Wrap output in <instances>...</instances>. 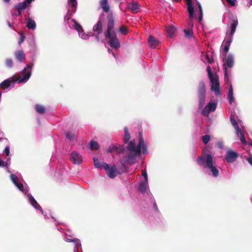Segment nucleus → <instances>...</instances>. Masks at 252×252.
I'll use <instances>...</instances> for the list:
<instances>
[{"instance_id": "nucleus-1", "label": "nucleus", "mask_w": 252, "mask_h": 252, "mask_svg": "<svg viewBox=\"0 0 252 252\" xmlns=\"http://www.w3.org/2000/svg\"><path fill=\"white\" fill-rule=\"evenodd\" d=\"M106 18L107 30L104 33L105 37L108 39V44L110 46L117 49L120 47V42L114 29V18L112 13H109Z\"/></svg>"}, {"instance_id": "nucleus-2", "label": "nucleus", "mask_w": 252, "mask_h": 252, "mask_svg": "<svg viewBox=\"0 0 252 252\" xmlns=\"http://www.w3.org/2000/svg\"><path fill=\"white\" fill-rule=\"evenodd\" d=\"M33 65V63H30L28 64L22 71L21 74L23 76H19L16 79L8 78L4 80L0 84V87L2 89H5L11 85V83H14L16 81L22 83L26 82L30 77L32 72V67Z\"/></svg>"}, {"instance_id": "nucleus-3", "label": "nucleus", "mask_w": 252, "mask_h": 252, "mask_svg": "<svg viewBox=\"0 0 252 252\" xmlns=\"http://www.w3.org/2000/svg\"><path fill=\"white\" fill-rule=\"evenodd\" d=\"M197 163L204 168H208L212 172V175L217 177L219 175V170L214 165L213 157L211 154L201 155L197 159Z\"/></svg>"}, {"instance_id": "nucleus-4", "label": "nucleus", "mask_w": 252, "mask_h": 252, "mask_svg": "<svg viewBox=\"0 0 252 252\" xmlns=\"http://www.w3.org/2000/svg\"><path fill=\"white\" fill-rule=\"evenodd\" d=\"M222 59L223 62V68L224 71V76L226 78L228 76V70L227 67L231 68L234 66V57L231 54L222 55Z\"/></svg>"}, {"instance_id": "nucleus-5", "label": "nucleus", "mask_w": 252, "mask_h": 252, "mask_svg": "<svg viewBox=\"0 0 252 252\" xmlns=\"http://www.w3.org/2000/svg\"><path fill=\"white\" fill-rule=\"evenodd\" d=\"M198 93L199 98V108L200 109L204 105L206 99L205 85L203 82L200 81L198 87Z\"/></svg>"}, {"instance_id": "nucleus-6", "label": "nucleus", "mask_w": 252, "mask_h": 252, "mask_svg": "<svg viewBox=\"0 0 252 252\" xmlns=\"http://www.w3.org/2000/svg\"><path fill=\"white\" fill-rule=\"evenodd\" d=\"M102 166L105 169L106 174L110 178H114L116 176L118 171L116 165H114L110 167L107 163L102 162Z\"/></svg>"}, {"instance_id": "nucleus-7", "label": "nucleus", "mask_w": 252, "mask_h": 252, "mask_svg": "<svg viewBox=\"0 0 252 252\" xmlns=\"http://www.w3.org/2000/svg\"><path fill=\"white\" fill-rule=\"evenodd\" d=\"M144 146L145 147V144L144 142V140L142 137H140L139 140V143L137 147H136L134 141H131L128 144L127 149L129 152H137L138 151V149H140V153H141V146Z\"/></svg>"}, {"instance_id": "nucleus-8", "label": "nucleus", "mask_w": 252, "mask_h": 252, "mask_svg": "<svg viewBox=\"0 0 252 252\" xmlns=\"http://www.w3.org/2000/svg\"><path fill=\"white\" fill-rule=\"evenodd\" d=\"M210 80L211 83V91L214 92L216 95H220L221 93L219 78L217 75H215V77L211 78Z\"/></svg>"}, {"instance_id": "nucleus-9", "label": "nucleus", "mask_w": 252, "mask_h": 252, "mask_svg": "<svg viewBox=\"0 0 252 252\" xmlns=\"http://www.w3.org/2000/svg\"><path fill=\"white\" fill-rule=\"evenodd\" d=\"M140 149L137 152H129V153L125 156L124 160L125 162H127L129 164H132L135 163L136 157L140 155Z\"/></svg>"}, {"instance_id": "nucleus-10", "label": "nucleus", "mask_w": 252, "mask_h": 252, "mask_svg": "<svg viewBox=\"0 0 252 252\" xmlns=\"http://www.w3.org/2000/svg\"><path fill=\"white\" fill-rule=\"evenodd\" d=\"M229 24L230 25V35L231 37H232L234 33L235 32L236 27L238 26V19L236 16L232 15L231 18L229 21Z\"/></svg>"}, {"instance_id": "nucleus-11", "label": "nucleus", "mask_w": 252, "mask_h": 252, "mask_svg": "<svg viewBox=\"0 0 252 252\" xmlns=\"http://www.w3.org/2000/svg\"><path fill=\"white\" fill-rule=\"evenodd\" d=\"M238 157V155L236 152L229 150L226 152L225 158L228 162L232 163L236 160Z\"/></svg>"}, {"instance_id": "nucleus-12", "label": "nucleus", "mask_w": 252, "mask_h": 252, "mask_svg": "<svg viewBox=\"0 0 252 252\" xmlns=\"http://www.w3.org/2000/svg\"><path fill=\"white\" fill-rule=\"evenodd\" d=\"M70 159L74 164H79L82 161V156L77 152L73 151L70 155Z\"/></svg>"}, {"instance_id": "nucleus-13", "label": "nucleus", "mask_w": 252, "mask_h": 252, "mask_svg": "<svg viewBox=\"0 0 252 252\" xmlns=\"http://www.w3.org/2000/svg\"><path fill=\"white\" fill-rule=\"evenodd\" d=\"M232 37H225L224 40L223 41V52H224V55H226L227 52L229 51L230 45L232 42Z\"/></svg>"}, {"instance_id": "nucleus-14", "label": "nucleus", "mask_w": 252, "mask_h": 252, "mask_svg": "<svg viewBox=\"0 0 252 252\" xmlns=\"http://www.w3.org/2000/svg\"><path fill=\"white\" fill-rule=\"evenodd\" d=\"M128 7L133 13H136L139 9V5L137 1H132L128 3Z\"/></svg>"}, {"instance_id": "nucleus-15", "label": "nucleus", "mask_w": 252, "mask_h": 252, "mask_svg": "<svg viewBox=\"0 0 252 252\" xmlns=\"http://www.w3.org/2000/svg\"><path fill=\"white\" fill-rule=\"evenodd\" d=\"M148 41L150 46L152 48H156L159 43L158 40L152 35H149Z\"/></svg>"}, {"instance_id": "nucleus-16", "label": "nucleus", "mask_w": 252, "mask_h": 252, "mask_svg": "<svg viewBox=\"0 0 252 252\" xmlns=\"http://www.w3.org/2000/svg\"><path fill=\"white\" fill-rule=\"evenodd\" d=\"M93 31L96 32L97 34H100L102 32L103 24L102 22L100 20H99L96 24L93 27Z\"/></svg>"}, {"instance_id": "nucleus-17", "label": "nucleus", "mask_w": 252, "mask_h": 252, "mask_svg": "<svg viewBox=\"0 0 252 252\" xmlns=\"http://www.w3.org/2000/svg\"><path fill=\"white\" fill-rule=\"evenodd\" d=\"M29 199L31 204L36 209L42 211V208L35 200L34 197L31 194L28 195Z\"/></svg>"}, {"instance_id": "nucleus-18", "label": "nucleus", "mask_w": 252, "mask_h": 252, "mask_svg": "<svg viewBox=\"0 0 252 252\" xmlns=\"http://www.w3.org/2000/svg\"><path fill=\"white\" fill-rule=\"evenodd\" d=\"M175 31L176 29L173 26H168L166 29L167 36L169 38L172 37L174 34Z\"/></svg>"}, {"instance_id": "nucleus-19", "label": "nucleus", "mask_w": 252, "mask_h": 252, "mask_svg": "<svg viewBox=\"0 0 252 252\" xmlns=\"http://www.w3.org/2000/svg\"><path fill=\"white\" fill-rule=\"evenodd\" d=\"M15 56L17 60L20 62H23L25 59V55L22 50H18L15 52Z\"/></svg>"}, {"instance_id": "nucleus-20", "label": "nucleus", "mask_w": 252, "mask_h": 252, "mask_svg": "<svg viewBox=\"0 0 252 252\" xmlns=\"http://www.w3.org/2000/svg\"><path fill=\"white\" fill-rule=\"evenodd\" d=\"M99 3L101 7L103 10L105 12H108L109 11V6L108 5L107 0H100Z\"/></svg>"}, {"instance_id": "nucleus-21", "label": "nucleus", "mask_w": 252, "mask_h": 252, "mask_svg": "<svg viewBox=\"0 0 252 252\" xmlns=\"http://www.w3.org/2000/svg\"><path fill=\"white\" fill-rule=\"evenodd\" d=\"M187 4V11L189 14V19H192L194 15V7L192 6V2L188 3Z\"/></svg>"}, {"instance_id": "nucleus-22", "label": "nucleus", "mask_w": 252, "mask_h": 252, "mask_svg": "<svg viewBox=\"0 0 252 252\" xmlns=\"http://www.w3.org/2000/svg\"><path fill=\"white\" fill-rule=\"evenodd\" d=\"M227 97H228V99L229 100V102L230 103H232V102L234 99L233 88H232V85H230L229 87Z\"/></svg>"}, {"instance_id": "nucleus-23", "label": "nucleus", "mask_w": 252, "mask_h": 252, "mask_svg": "<svg viewBox=\"0 0 252 252\" xmlns=\"http://www.w3.org/2000/svg\"><path fill=\"white\" fill-rule=\"evenodd\" d=\"M27 27L30 29L34 30L36 27L35 21L31 19H28Z\"/></svg>"}, {"instance_id": "nucleus-24", "label": "nucleus", "mask_w": 252, "mask_h": 252, "mask_svg": "<svg viewBox=\"0 0 252 252\" xmlns=\"http://www.w3.org/2000/svg\"><path fill=\"white\" fill-rule=\"evenodd\" d=\"M35 109L36 111L40 114H43L45 112V108L42 105L36 104Z\"/></svg>"}, {"instance_id": "nucleus-25", "label": "nucleus", "mask_w": 252, "mask_h": 252, "mask_svg": "<svg viewBox=\"0 0 252 252\" xmlns=\"http://www.w3.org/2000/svg\"><path fill=\"white\" fill-rule=\"evenodd\" d=\"M99 148V144L95 141L92 140L90 142V149L93 151H96Z\"/></svg>"}, {"instance_id": "nucleus-26", "label": "nucleus", "mask_w": 252, "mask_h": 252, "mask_svg": "<svg viewBox=\"0 0 252 252\" xmlns=\"http://www.w3.org/2000/svg\"><path fill=\"white\" fill-rule=\"evenodd\" d=\"M72 21L74 23V27L76 31H77L79 32H83V28L76 20L73 19Z\"/></svg>"}, {"instance_id": "nucleus-27", "label": "nucleus", "mask_w": 252, "mask_h": 252, "mask_svg": "<svg viewBox=\"0 0 252 252\" xmlns=\"http://www.w3.org/2000/svg\"><path fill=\"white\" fill-rule=\"evenodd\" d=\"M17 10H24L27 7V4L26 2L24 1L22 2L19 3L17 5L15 6Z\"/></svg>"}, {"instance_id": "nucleus-28", "label": "nucleus", "mask_w": 252, "mask_h": 252, "mask_svg": "<svg viewBox=\"0 0 252 252\" xmlns=\"http://www.w3.org/2000/svg\"><path fill=\"white\" fill-rule=\"evenodd\" d=\"M207 108H208L210 112L214 111L216 108H217V105L215 103L213 102H209L207 105Z\"/></svg>"}, {"instance_id": "nucleus-29", "label": "nucleus", "mask_w": 252, "mask_h": 252, "mask_svg": "<svg viewBox=\"0 0 252 252\" xmlns=\"http://www.w3.org/2000/svg\"><path fill=\"white\" fill-rule=\"evenodd\" d=\"M125 131V143L128 142L130 138V135L128 132L127 127H125L124 129Z\"/></svg>"}, {"instance_id": "nucleus-30", "label": "nucleus", "mask_w": 252, "mask_h": 252, "mask_svg": "<svg viewBox=\"0 0 252 252\" xmlns=\"http://www.w3.org/2000/svg\"><path fill=\"white\" fill-rule=\"evenodd\" d=\"M146 189V183L145 182H141L139 186V190L141 192H144Z\"/></svg>"}, {"instance_id": "nucleus-31", "label": "nucleus", "mask_w": 252, "mask_h": 252, "mask_svg": "<svg viewBox=\"0 0 252 252\" xmlns=\"http://www.w3.org/2000/svg\"><path fill=\"white\" fill-rule=\"evenodd\" d=\"M119 32L121 33L126 35L128 32L127 28L126 26L122 25L119 28Z\"/></svg>"}, {"instance_id": "nucleus-32", "label": "nucleus", "mask_w": 252, "mask_h": 252, "mask_svg": "<svg viewBox=\"0 0 252 252\" xmlns=\"http://www.w3.org/2000/svg\"><path fill=\"white\" fill-rule=\"evenodd\" d=\"M10 178L14 185L18 182V177L15 174H11L10 175Z\"/></svg>"}, {"instance_id": "nucleus-33", "label": "nucleus", "mask_w": 252, "mask_h": 252, "mask_svg": "<svg viewBox=\"0 0 252 252\" xmlns=\"http://www.w3.org/2000/svg\"><path fill=\"white\" fill-rule=\"evenodd\" d=\"M230 120L231 121V123L232 125L233 126L235 129L238 128L239 126L237 122L235 120L234 117L233 116H230Z\"/></svg>"}, {"instance_id": "nucleus-34", "label": "nucleus", "mask_w": 252, "mask_h": 252, "mask_svg": "<svg viewBox=\"0 0 252 252\" xmlns=\"http://www.w3.org/2000/svg\"><path fill=\"white\" fill-rule=\"evenodd\" d=\"M184 32L185 33L186 37L189 38L193 35V32L192 29L185 30Z\"/></svg>"}, {"instance_id": "nucleus-35", "label": "nucleus", "mask_w": 252, "mask_h": 252, "mask_svg": "<svg viewBox=\"0 0 252 252\" xmlns=\"http://www.w3.org/2000/svg\"><path fill=\"white\" fill-rule=\"evenodd\" d=\"M93 160L94 166L96 168L102 167V163H101L97 158H94Z\"/></svg>"}, {"instance_id": "nucleus-36", "label": "nucleus", "mask_w": 252, "mask_h": 252, "mask_svg": "<svg viewBox=\"0 0 252 252\" xmlns=\"http://www.w3.org/2000/svg\"><path fill=\"white\" fill-rule=\"evenodd\" d=\"M66 137L71 141H73L75 139V135L74 134L71 133L69 131H67L65 132Z\"/></svg>"}, {"instance_id": "nucleus-37", "label": "nucleus", "mask_w": 252, "mask_h": 252, "mask_svg": "<svg viewBox=\"0 0 252 252\" xmlns=\"http://www.w3.org/2000/svg\"><path fill=\"white\" fill-rule=\"evenodd\" d=\"M210 140V136L209 135H205L202 137V140L205 144H207Z\"/></svg>"}, {"instance_id": "nucleus-38", "label": "nucleus", "mask_w": 252, "mask_h": 252, "mask_svg": "<svg viewBox=\"0 0 252 252\" xmlns=\"http://www.w3.org/2000/svg\"><path fill=\"white\" fill-rule=\"evenodd\" d=\"M5 65L7 67L11 68L13 66V61L10 59H8L5 60Z\"/></svg>"}, {"instance_id": "nucleus-39", "label": "nucleus", "mask_w": 252, "mask_h": 252, "mask_svg": "<svg viewBox=\"0 0 252 252\" xmlns=\"http://www.w3.org/2000/svg\"><path fill=\"white\" fill-rule=\"evenodd\" d=\"M209 109L207 108L206 106L201 111V114L202 115L204 116H208L209 114L211 112Z\"/></svg>"}, {"instance_id": "nucleus-40", "label": "nucleus", "mask_w": 252, "mask_h": 252, "mask_svg": "<svg viewBox=\"0 0 252 252\" xmlns=\"http://www.w3.org/2000/svg\"><path fill=\"white\" fill-rule=\"evenodd\" d=\"M15 186L21 191L24 192L25 189L24 188V186L22 183L18 182L16 183Z\"/></svg>"}, {"instance_id": "nucleus-41", "label": "nucleus", "mask_w": 252, "mask_h": 252, "mask_svg": "<svg viewBox=\"0 0 252 252\" xmlns=\"http://www.w3.org/2000/svg\"><path fill=\"white\" fill-rule=\"evenodd\" d=\"M19 34L20 35V38L19 39V41L18 42L19 44H21L25 40V36L24 35V33L22 32H19Z\"/></svg>"}, {"instance_id": "nucleus-42", "label": "nucleus", "mask_w": 252, "mask_h": 252, "mask_svg": "<svg viewBox=\"0 0 252 252\" xmlns=\"http://www.w3.org/2000/svg\"><path fill=\"white\" fill-rule=\"evenodd\" d=\"M207 71L208 72L209 78L210 79L211 78H213L215 77L216 74H213L212 72L211 68L209 66H208L207 68Z\"/></svg>"}, {"instance_id": "nucleus-43", "label": "nucleus", "mask_w": 252, "mask_h": 252, "mask_svg": "<svg viewBox=\"0 0 252 252\" xmlns=\"http://www.w3.org/2000/svg\"><path fill=\"white\" fill-rule=\"evenodd\" d=\"M0 141H3L5 144H8L9 142L7 138L3 137V133L0 131Z\"/></svg>"}, {"instance_id": "nucleus-44", "label": "nucleus", "mask_w": 252, "mask_h": 252, "mask_svg": "<svg viewBox=\"0 0 252 252\" xmlns=\"http://www.w3.org/2000/svg\"><path fill=\"white\" fill-rule=\"evenodd\" d=\"M113 149L116 150L118 152L122 153L124 152V148L121 146H114L113 147Z\"/></svg>"}, {"instance_id": "nucleus-45", "label": "nucleus", "mask_w": 252, "mask_h": 252, "mask_svg": "<svg viewBox=\"0 0 252 252\" xmlns=\"http://www.w3.org/2000/svg\"><path fill=\"white\" fill-rule=\"evenodd\" d=\"M70 6L72 7L74 9L71 10V12H75L76 11L77 2L68 3Z\"/></svg>"}, {"instance_id": "nucleus-46", "label": "nucleus", "mask_w": 252, "mask_h": 252, "mask_svg": "<svg viewBox=\"0 0 252 252\" xmlns=\"http://www.w3.org/2000/svg\"><path fill=\"white\" fill-rule=\"evenodd\" d=\"M226 1L231 6H235L236 4V0H226Z\"/></svg>"}, {"instance_id": "nucleus-47", "label": "nucleus", "mask_w": 252, "mask_h": 252, "mask_svg": "<svg viewBox=\"0 0 252 252\" xmlns=\"http://www.w3.org/2000/svg\"><path fill=\"white\" fill-rule=\"evenodd\" d=\"M235 129L236 130V134H237L238 137H241V135H244L242 130L239 128V127H238V128H236Z\"/></svg>"}, {"instance_id": "nucleus-48", "label": "nucleus", "mask_w": 252, "mask_h": 252, "mask_svg": "<svg viewBox=\"0 0 252 252\" xmlns=\"http://www.w3.org/2000/svg\"><path fill=\"white\" fill-rule=\"evenodd\" d=\"M235 129L236 130V134H237L238 137H241V135H244L242 130L239 128V127H238V128H236Z\"/></svg>"}, {"instance_id": "nucleus-49", "label": "nucleus", "mask_w": 252, "mask_h": 252, "mask_svg": "<svg viewBox=\"0 0 252 252\" xmlns=\"http://www.w3.org/2000/svg\"><path fill=\"white\" fill-rule=\"evenodd\" d=\"M6 146L5 148L4 153H5L6 156H9L10 154V150H9V146L8 145V144H6Z\"/></svg>"}, {"instance_id": "nucleus-50", "label": "nucleus", "mask_w": 252, "mask_h": 252, "mask_svg": "<svg viewBox=\"0 0 252 252\" xmlns=\"http://www.w3.org/2000/svg\"><path fill=\"white\" fill-rule=\"evenodd\" d=\"M142 175L144 177L146 182L148 181V175L145 170H142Z\"/></svg>"}, {"instance_id": "nucleus-51", "label": "nucleus", "mask_w": 252, "mask_h": 252, "mask_svg": "<svg viewBox=\"0 0 252 252\" xmlns=\"http://www.w3.org/2000/svg\"><path fill=\"white\" fill-rule=\"evenodd\" d=\"M206 59L207 60L209 63H213V59L212 57H209V55L206 54Z\"/></svg>"}, {"instance_id": "nucleus-52", "label": "nucleus", "mask_w": 252, "mask_h": 252, "mask_svg": "<svg viewBox=\"0 0 252 252\" xmlns=\"http://www.w3.org/2000/svg\"><path fill=\"white\" fill-rule=\"evenodd\" d=\"M240 140L241 141L242 143L246 144V141L245 140L244 135H241V137H239Z\"/></svg>"}, {"instance_id": "nucleus-53", "label": "nucleus", "mask_w": 252, "mask_h": 252, "mask_svg": "<svg viewBox=\"0 0 252 252\" xmlns=\"http://www.w3.org/2000/svg\"><path fill=\"white\" fill-rule=\"evenodd\" d=\"M6 165L7 163H5L3 160L0 158V167H4L6 166Z\"/></svg>"}, {"instance_id": "nucleus-54", "label": "nucleus", "mask_w": 252, "mask_h": 252, "mask_svg": "<svg viewBox=\"0 0 252 252\" xmlns=\"http://www.w3.org/2000/svg\"><path fill=\"white\" fill-rule=\"evenodd\" d=\"M197 5L199 8V13H203L201 5L199 2H198Z\"/></svg>"}, {"instance_id": "nucleus-55", "label": "nucleus", "mask_w": 252, "mask_h": 252, "mask_svg": "<svg viewBox=\"0 0 252 252\" xmlns=\"http://www.w3.org/2000/svg\"><path fill=\"white\" fill-rule=\"evenodd\" d=\"M200 13V16L199 17H198V21L199 22H200L202 20V18H203V13Z\"/></svg>"}, {"instance_id": "nucleus-56", "label": "nucleus", "mask_w": 252, "mask_h": 252, "mask_svg": "<svg viewBox=\"0 0 252 252\" xmlns=\"http://www.w3.org/2000/svg\"><path fill=\"white\" fill-rule=\"evenodd\" d=\"M248 161L251 165H252V157H249L248 158Z\"/></svg>"}, {"instance_id": "nucleus-57", "label": "nucleus", "mask_w": 252, "mask_h": 252, "mask_svg": "<svg viewBox=\"0 0 252 252\" xmlns=\"http://www.w3.org/2000/svg\"><path fill=\"white\" fill-rule=\"evenodd\" d=\"M22 13V10H17V14L16 15L17 16H20Z\"/></svg>"}, {"instance_id": "nucleus-58", "label": "nucleus", "mask_w": 252, "mask_h": 252, "mask_svg": "<svg viewBox=\"0 0 252 252\" xmlns=\"http://www.w3.org/2000/svg\"><path fill=\"white\" fill-rule=\"evenodd\" d=\"M141 149H142L143 152L145 153L146 152V146H145V147H144V146H142Z\"/></svg>"}, {"instance_id": "nucleus-59", "label": "nucleus", "mask_w": 252, "mask_h": 252, "mask_svg": "<svg viewBox=\"0 0 252 252\" xmlns=\"http://www.w3.org/2000/svg\"><path fill=\"white\" fill-rule=\"evenodd\" d=\"M34 0H25V2H26V3H31L32 1H33Z\"/></svg>"}, {"instance_id": "nucleus-60", "label": "nucleus", "mask_w": 252, "mask_h": 252, "mask_svg": "<svg viewBox=\"0 0 252 252\" xmlns=\"http://www.w3.org/2000/svg\"><path fill=\"white\" fill-rule=\"evenodd\" d=\"M68 3L77 2L76 0H68Z\"/></svg>"}, {"instance_id": "nucleus-61", "label": "nucleus", "mask_w": 252, "mask_h": 252, "mask_svg": "<svg viewBox=\"0 0 252 252\" xmlns=\"http://www.w3.org/2000/svg\"><path fill=\"white\" fill-rule=\"evenodd\" d=\"M189 26L192 27L193 26V23L192 22V19H190V21L189 22Z\"/></svg>"}, {"instance_id": "nucleus-62", "label": "nucleus", "mask_w": 252, "mask_h": 252, "mask_svg": "<svg viewBox=\"0 0 252 252\" xmlns=\"http://www.w3.org/2000/svg\"><path fill=\"white\" fill-rule=\"evenodd\" d=\"M154 208L157 211L158 210L157 205V204L156 203H155L154 204Z\"/></svg>"}, {"instance_id": "nucleus-63", "label": "nucleus", "mask_w": 252, "mask_h": 252, "mask_svg": "<svg viewBox=\"0 0 252 252\" xmlns=\"http://www.w3.org/2000/svg\"><path fill=\"white\" fill-rule=\"evenodd\" d=\"M184 0L186 1L187 4L192 2V0Z\"/></svg>"}, {"instance_id": "nucleus-64", "label": "nucleus", "mask_w": 252, "mask_h": 252, "mask_svg": "<svg viewBox=\"0 0 252 252\" xmlns=\"http://www.w3.org/2000/svg\"><path fill=\"white\" fill-rule=\"evenodd\" d=\"M7 23L9 27L11 28L12 27V24L9 22H7Z\"/></svg>"}]
</instances>
